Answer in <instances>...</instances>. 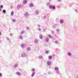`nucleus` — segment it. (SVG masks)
<instances>
[{
    "label": "nucleus",
    "mask_w": 78,
    "mask_h": 78,
    "mask_svg": "<svg viewBox=\"0 0 78 78\" xmlns=\"http://www.w3.org/2000/svg\"><path fill=\"white\" fill-rule=\"evenodd\" d=\"M10 36H12V33H10Z\"/></svg>",
    "instance_id": "nucleus-43"
},
{
    "label": "nucleus",
    "mask_w": 78,
    "mask_h": 78,
    "mask_svg": "<svg viewBox=\"0 0 78 78\" xmlns=\"http://www.w3.org/2000/svg\"><path fill=\"white\" fill-rule=\"evenodd\" d=\"M16 74L18 76H20L21 75V73L19 72H16Z\"/></svg>",
    "instance_id": "nucleus-3"
},
{
    "label": "nucleus",
    "mask_w": 78,
    "mask_h": 78,
    "mask_svg": "<svg viewBox=\"0 0 78 78\" xmlns=\"http://www.w3.org/2000/svg\"><path fill=\"white\" fill-rule=\"evenodd\" d=\"M12 21L13 22H16V20H15V19H13Z\"/></svg>",
    "instance_id": "nucleus-35"
},
{
    "label": "nucleus",
    "mask_w": 78,
    "mask_h": 78,
    "mask_svg": "<svg viewBox=\"0 0 78 78\" xmlns=\"http://www.w3.org/2000/svg\"><path fill=\"white\" fill-rule=\"evenodd\" d=\"M56 73H57V74H60V72H59V71L58 70L56 71Z\"/></svg>",
    "instance_id": "nucleus-13"
},
{
    "label": "nucleus",
    "mask_w": 78,
    "mask_h": 78,
    "mask_svg": "<svg viewBox=\"0 0 78 78\" xmlns=\"http://www.w3.org/2000/svg\"><path fill=\"white\" fill-rule=\"evenodd\" d=\"M19 66V65L17 64H16L14 65V67H17Z\"/></svg>",
    "instance_id": "nucleus-19"
},
{
    "label": "nucleus",
    "mask_w": 78,
    "mask_h": 78,
    "mask_svg": "<svg viewBox=\"0 0 78 78\" xmlns=\"http://www.w3.org/2000/svg\"><path fill=\"white\" fill-rule=\"evenodd\" d=\"M21 7V6L20 5H17V9H20V7Z\"/></svg>",
    "instance_id": "nucleus-21"
},
{
    "label": "nucleus",
    "mask_w": 78,
    "mask_h": 78,
    "mask_svg": "<svg viewBox=\"0 0 78 78\" xmlns=\"http://www.w3.org/2000/svg\"><path fill=\"white\" fill-rule=\"evenodd\" d=\"M57 1L58 2H61V0H57Z\"/></svg>",
    "instance_id": "nucleus-37"
},
{
    "label": "nucleus",
    "mask_w": 78,
    "mask_h": 78,
    "mask_svg": "<svg viewBox=\"0 0 78 78\" xmlns=\"http://www.w3.org/2000/svg\"><path fill=\"white\" fill-rule=\"evenodd\" d=\"M25 46V44H21V47L22 48H24Z\"/></svg>",
    "instance_id": "nucleus-5"
},
{
    "label": "nucleus",
    "mask_w": 78,
    "mask_h": 78,
    "mask_svg": "<svg viewBox=\"0 0 78 78\" xmlns=\"http://www.w3.org/2000/svg\"><path fill=\"white\" fill-rule=\"evenodd\" d=\"M13 15H14V12L12 11L11 12V16H12Z\"/></svg>",
    "instance_id": "nucleus-26"
},
{
    "label": "nucleus",
    "mask_w": 78,
    "mask_h": 78,
    "mask_svg": "<svg viewBox=\"0 0 78 78\" xmlns=\"http://www.w3.org/2000/svg\"><path fill=\"white\" fill-rule=\"evenodd\" d=\"M39 11L38 10H36L35 12L36 14L37 15L39 14Z\"/></svg>",
    "instance_id": "nucleus-11"
},
{
    "label": "nucleus",
    "mask_w": 78,
    "mask_h": 78,
    "mask_svg": "<svg viewBox=\"0 0 78 78\" xmlns=\"http://www.w3.org/2000/svg\"><path fill=\"white\" fill-rule=\"evenodd\" d=\"M34 42L36 44H38V40L37 39H35L34 41Z\"/></svg>",
    "instance_id": "nucleus-8"
},
{
    "label": "nucleus",
    "mask_w": 78,
    "mask_h": 78,
    "mask_svg": "<svg viewBox=\"0 0 78 78\" xmlns=\"http://www.w3.org/2000/svg\"><path fill=\"white\" fill-rule=\"evenodd\" d=\"M24 16L25 17H26L28 16V13L27 12H26L25 14H24Z\"/></svg>",
    "instance_id": "nucleus-10"
},
{
    "label": "nucleus",
    "mask_w": 78,
    "mask_h": 78,
    "mask_svg": "<svg viewBox=\"0 0 78 78\" xmlns=\"http://www.w3.org/2000/svg\"><path fill=\"white\" fill-rule=\"evenodd\" d=\"M76 78H78V76H76Z\"/></svg>",
    "instance_id": "nucleus-49"
},
{
    "label": "nucleus",
    "mask_w": 78,
    "mask_h": 78,
    "mask_svg": "<svg viewBox=\"0 0 78 78\" xmlns=\"http://www.w3.org/2000/svg\"><path fill=\"white\" fill-rule=\"evenodd\" d=\"M6 12V11L5 9H3L2 11V12L3 13V14H5Z\"/></svg>",
    "instance_id": "nucleus-17"
},
{
    "label": "nucleus",
    "mask_w": 78,
    "mask_h": 78,
    "mask_svg": "<svg viewBox=\"0 0 78 78\" xmlns=\"http://www.w3.org/2000/svg\"><path fill=\"white\" fill-rule=\"evenodd\" d=\"M55 44H59V43L58 41H55Z\"/></svg>",
    "instance_id": "nucleus-16"
},
{
    "label": "nucleus",
    "mask_w": 78,
    "mask_h": 78,
    "mask_svg": "<svg viewBox=\"0 0 78 78\" xmlns=\"http://www.w3.org/2000/svg\"><path fill=\"white\" fill-rule=\"evenodd\" d=\"M1 35H2V33L0 32V36Z\"/></svg>",
    "instance_id": "nucleus-48"
},
{
    "label": "nucleus",
    "mask_w": 78,
    "mask_h": 78,
    "mask_svg": "<svg viewBox=\"0 0 78 78\" xmlns=\"http://www.w3.org/2000/svg\"><path fill=\"white\" fill-rule=\"evenodd\" d=\"M56 31L57 32H58V33H59V29H57Z\"/></svg>",
    "instance_id": "nucleus-30"
},
{
    "label": "nucleus",
    "mask_w": 78,
    "mask_h": 78,
    "mask_svg": "<svg viewBox=\"0 0 78 78\" xmlns=\"http://www.w3.org/2000/svg\"><path fill=\"white\" fill-rule=\"evenodd\" d=\"M27 50L28 51H30L31 50V48L30 47H27Z\"/></svg>",
    "instance_id": "nucleus-14"
},
{
    "label": "nucleus",
    "mask_w": 78,
    "mask_h": 78,
    "mask_svg": "<svg viewBox=\"0 0 78 78\" xmlns=\"http://www.w3.org/2000/svg\"><path fill=\"white\" fill-rule=\"evenodd\" d=\"M29 6L30 8H31V7H33V6H34V5H33V3H30V5H29Z\"/></svg>",
    "instance_id": "nucleus-9"
},
{
    "label": "nucleus",
    "mask_w": 78,
    "mask_h": 78,
    "mask_svg": "<svg viewBox=\"0 0 78 78\" xmlns=\"http://www.w3.org/2000/svg\"><path fill=\"white\" fill-rule=\"evenodd\" d=\"M75 11H76V12L77 11V10L75 9Z\"/></svg>",
    "instance_id": "nucleus-47"
},
{
    "label": "nucleus",
    "mask_w": 78,
    "mask_h": 78,
    "mask_svg": "<svg viewBox=\"0 0 78 78\" xmlns=\"http://www.w3.org/2000/svg\"><path fill=\"white\" fill-rule=\"evenodd\" d=\"M19 71H20V72H21V71H22V70L20 69H19Z\"/></svg>",
    "instance_id": "nucleus-39"
},
{
    "label": "nucleus",
    "mask_w": 78,
    "mask_h": 78,
    "mask_svg": "<svg viewBox=\"0 0 78 78\" xmlns=\"http://www.w3.org/2000/svg\"><path fill=\"white\" fill-rule=\"evenodd\" d=\"M35 74V72H33V73L31 74V76H34Z\"/></svg>",
    "instance_id": "nucleus-24"
},
{
    "label": "nucleus",
    "mask_w": 78,
    "mask_h": 78,
    "mask_svg": "<svg viewBox=\"0 0 78 78\" xmlns=\"http://www.w3.org/2000/svg\"><path fill=\"white\" fill-rule=\"evenodd\" d=\"M10 8H11V9H12V6H11L10 7Z\"/></svg>",
    "instance_id": "nucleus-46"
},
{
    "label": "nucleus",
    "mask_w": 78,
    "mask_h": 78,
    "mask_svg": "<svg viewBox=\"0 0 78 78\" xmlns=\"http://www.w3.org/2000/svg\"><path fill=\"white\" fill-rule=\"evenodd\" d=\"M38 31H41V29L40 28H38Z\"/></svg>",
    "instance_id": "nucleus-32"
},
{
    "label": "nucleus",
    "mask_w": 78,
    "mask_h": 78,
    "mask_svg": "<svg viewBox=\"0 0 78 78\" xmlns=\"http://www.w3.org/2000/svg\"><path fill=\"white\" fill-rule=\"evenodd\" d=\"M51 38L53 40H55V37H52Z\"/></svg>",
    "instance_id": "nucleus-36"
},
{
    "label": "nucleus",
    "mask_w": 78,
    "mask_h": 78,
    "mask_svg": "<svg viewBox=\"0 0 78 78\" xmlns=\"http://www.w3.org/2000/svg\"><path fill=\"white\" fill-rule=\"evenodd\" d=\"M27 30H28V29H29V27H27Z\"/></svg>",
    "instance_id": "nucleus-45"
},
{
    "label": "nucleus",
    "mask_w": 78,
    "mask_h": 78,
    "mask_svg": "<svg viewBox=\"0 0 78 78\" xmlns=\"http://www.w3.org/2000/svg\"><path fill=\"white\" fill-rule=\"evenodd\" d=\"M37 27H41V26L39 24H38Z\"/></svg>",
    "instance_id": "nucleus-38"
},
{
    "label": "nucleus",
    "mask_w": 78,
    "mask_h": 78,
    "mask_svg": "<svg viewBox=\"0 0 78 78\" xmlns=\"http://www.w3.org/2000/svg\"><path fill=\"white\" fill-rule=\"evenodd\" d=\"M48 66H50L51 65V62L50 61H48L47 62Z\"/></svg>",
    "instance_id": "nucleus-6"
},
{
    "label": "nucleus",
    "mask_w": 78,
    "mask_h": 78,
    "mask_svg": "<svg viewBox=\"0 0 78 78\" xmlns=\"http://www.w3.org/2000/svg\"><path fill=\"white\" fill-rule=\"evenodd\" d=\"M5 38L6 39L7 41H9V38L8 37H6Z\"/></svg>",
    "instance_id": "nucleus-29"
},
{
    "label": "nucleus",
    "mask_w": 78,
    "mask_h": 78,
    "mask_svg": "<svg viewBox=\"0 0 78 78\" xmlns=\"http://www.w3.org/2000/svg\"><path fill=\"white\" fill-rule=\"evenodd\" d=\"M25 33V31H22L21 32V34H23V33Z\"/></svg>",
    "instance_id": "nucleus-33"
},
{
    "label": "nucleus",
    "mask_w": 78,
    "mask_h": 78,
    "mask_svg": "<svg viewBox=\"0 0 78 78\" xmlns=\"http://www.w3.org/2000/svg\"><path fill=\"white\" fill-rule=\"evenodd\" d=\"M48 58L49 59H52V56L51 55H49L48 56Z\"/></svg>",
    "instance_id": "nucleus-25"
},
{
    "label": "nucleus",
    "mask_w": 78,
    "mask_h": 78,
    "mask_svg": "<svg viewBox=\"0 0 78 78\" xmlns=\"http://www.w3.org/2000/svg\"><path fill=\"white\" fill-rule=\"evenodd\" d=\"M50 9H56V7L55 5H50L49 6Z\"/></svg>",
    "instance_id": "nucleus-1"
},
{
    "label": "nucleus",
    "mask_w": 78,
    "mask_h": 78,
    "mask_svg": "<svg viewBox=\"0 0 78 78\" xmlns=\"http://www.w3.org/2000/svg\"><path fill=\"white\" fill-rule=\"evenodd\" d=\"M52 34H54V32L53 31H52Z\"/></svg>",
    "instance_id": "nucleus-44"
},
{
    "label": "nucleus",
    "mask_w": 78,
    "mask_h": 78,
    "mask_svg": "<svg viewBox=\"0 0 78 78\" xmlns=\"http://www.w3.org/2000/svg\"><path fill=\"white\" fill-rule=\"evenodd\" d=\"M48 36L49 38H52V37L50 35H48Z\"/></svg>",
    "instance_id": "nucleus-27"
},
{
    "label": "nucleus",
    "mask_w": 78,
    "mask_h": 78,
    "mask_svg": "<svg viewBox=\"0 0 78 78\" xmlns=\"http://www.w3.org/2000/svg\"><path fill=\"white\" fill-rule=\"evenodd\" d=\"M2 11V9L0 8V11Z\"/></svg>",
    "instance_id": "nucleus-50"
},
{
    "label": "nucleus",
    "mask_w": 78,
    "mask_h": 78,
    "mask_svg": "<svg viewBox=\"0 0 78 78\" xmlns=\"http://www.w3.org/2000/svg\"><path fill=\"white\" fill-rule=\"evenodd\" d=\"M3 8V5H1L0 6V8Z\"/></svg>",
    "instance_id": "nucleus-31"
},
{
    "label": "nucleus",
    "mask_w": 78,
    "mask_h": 78,
    "mask_svg": "<svg viewBox=\"0 0 78 78\" xmlns=\"http://www.w3.org/2000/svg\"><path fill=\"white\" fill-rule=\"evenodd\" d=\"M53 56H55V54H53Z\"/></svg>",
    "instance_id": "nucleus-52"
},
{
    "label": "nucleus",
    "mask_w": 78,
    "mask_h": 78,
    "mask_svg": "<svg viewBox=\"0 0 78 78\" xmlns=\"http://www.w3.org/2000/svg\"><path fill=\"white\" fill-rule=\"evenodd\" d=\"M22 55L23 57H26L27 55V54L26 53L24 52L22 54Z\"/></svg>",
    "instance_id": "nucleus-2"
},
{
    "label": "nucleus",
    "mask_w": 78,
    "mask_h": 78,
    "mask_svg": "<svg viewBox=\"0 0 78 78\" xmlns=\"http://www.w3.org/2000/svg\"><path fill=\"white\" fill-rule=\"evenodd\" d=\"M43 31H44V32H45V29H44L43 30Z\"/></svg>",
    "instance_id": "nucleus-41"
},
{
    "label": "nucleus",
    "mask_w": 78,
    "mask_h": 78,
    "mask_svg": "<svg viewBox=\"0 0 78 78\" xmlns=\"http://www.w3.org/2000/svg\"><path fill=\"white\" fill-rule=\"evenodd\" d=\"M32 71L33 72H34V71H35V69H34V68H33V69H32Z\"/></svg>",
    "instance_id": "nucleus-34"
},
{
    "label": "nucleus",
    "mask_w": 78,
    "mask_h": 78,
    "mask_svg": "<svg viewBox=\"0 0 78 78\" xmlns=\"http://www.w3.org/2000/svg\"><path fill=\"white\" fill-rule=\"evenodd\" d=\"M2 76V74L1 73H0V76Z\"/></svg>",
    "instance_id": "nucleus-42"
},
{
    "label": "nucleus",
    "mask_w": 78,
    "mask_h": 78,
    "mask_svg": "<svg viewBox=\"0 0 78 78\" xmlns=\"http://www.w3.org/2000/svg\"><path fill=\"white\" fill-rule=\"evenodd\" d=\"M39 37H40V39H42L43 38V36H42V35H40L39 36Z\"/></svg>",
    "instance_id": "nucleus-22"
},
{
    "label": "nucleus",
    "mask_w": 78,
    "mask_h": 78,
    "mask_svg": "<svg viewBox=\"0 0 78 78\" xmlns=\"http://www.w3.org/2000/svg\"><path fill=\"white\" fill-rule=\"evenodd\" d=\"M67 55H68V56H71L72 53L70 52H68L67 53Z\"/></svg>",
    "instance_id": "nucleus-12"
},
{
    "label": "nucleus",
    "mask_w": 78,
    "mask_h": 78,
    "mask_svg": "<svg viewBox=\"0 0 78 78\" xmlns=\"http://www.w3.org/2000/svg\"><path fill=\"white\" fill-rule=\"evenodd\" d=\"M60 23H64V20H60Z\"/></svg>",
    "instance_id": "nucleus-18"
},
{
    "label": "nucleus",
    "mask_w": 78,
    "mask_h": 78,
    "mask_svg": "<svg viewBox=\"0 0 78 78\" xmlns=\"http://www.w3.org/2000/svg\"><path fill=\"white\" fill-rule=\"evenodd\" d=\"M49 53V52L48 51H45L46 54H48Z\"/></svg>",
    "instance_id": "nucleus-28"
},
{
    "label": "nucleus",
    "mask_w": 78,
    "mask_h": 78,
    "mask_svg": "<svg viewBox=\"0 0 78 78\" xmlns=\"http://www.w3.org/2000/svg\"><path fill=\"white\" fill-rule=\"evenodd\" d=\"M45 41L46 42H48L49 41V38H48V37H47L45 39Z\"/></svg>",
    "instance_id": "nucleus-4"
},
{
    "label": "nucleus",
    "mask_w": 78,
    "mask_h": 78,
    "mask_svg": "<svg viewBox=\"0 0 78 78\" xmlns=\"http://www.w3.org/2000/svg\"><path fill=\"white\" fill-rule=\"evenodd\" d=\"M19 37L20 39H23V37L22 36H20Z\"/></svg>",
    "instance_id": "nucleus-23"
},
{
    "label": "nucleus",
    "mask_w": 78,
    "mask_h": 78,
    "mask_svg": "<svg viewBox=\"0 0 78 78\" xmlns=\"http://www.w3.org/2000/svg\"><path fill=\"white\" fill-rule=\"evenodd\" d=\"M49 3H49V2H48V3H47V4L48 5L49 4Z\"/></svg>",
    "instance_id": "nucleus-51"
},
{
    "label": "nucleus",
    "mask_w": 78,
    "mask_h": 78,
    "mask_svg": "<svg viewBox=\"0 0 78 78\" xmlns=\"http://www.w3.org/2000/svg\"><path fill=\"white\" fill-rule=\"evenodd\" d=\"M23 3L24 4H26L27 3V1L26 0H24V1H23Z\"/></svg>",
    "instance_id": "nucleus-20"
},
{
    "label": "nucleus",
    "mask_w": 78,
    "mask_h": 78,
    "mask_svg": "<svg viewBox=\"0 0 78 78\" xmlns=\"http://www.w3.org/2000/svg\"><path fill=\"white\" fill-rule=\"evenodd\" d=\"M44 19H46V16H44Z\"/></svg>",
    "instance_id": "nucleus-40"
},
{
    "label": "nucleus",
    "mask_w": 78,
    "mask_h": 78,
    "mask_svg": "<svg viewBox=\"0 0 78 78\" xmlns=\"http://www.w3.org/2000/svg\"><path fill=\"white\" fill-rule=\"evenodd\" d=\"M55 70L56 71L58 70H59V68L57 67H55Z\"/></svg>",
    "instance_id": "nucleus-7"
},
{
    "label": "nucleus",
    "mask_w": 78,
    "mask_h": 78,
    "mask_svg": "<svg viewBox=\"0 0 78 78\" xmlns=\"http://www.w3.org/2000/svg\"><path fill=\"white\" fill-rule=\"evenodd\" d=\"M43 57L42 56V55H40L39 56L38 58H39V59H42V58Z\"/></svg>",
    "instance_id": "nucleus-15"
}]
</instances>
